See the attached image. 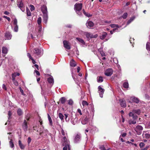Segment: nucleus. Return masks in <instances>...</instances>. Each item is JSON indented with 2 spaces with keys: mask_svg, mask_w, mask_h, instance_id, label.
Wrapping results in <instances>:
<instances>
[{
  "mask_svg": "<svg viewBox=\"0 0 150 150\" xmlns=\"http://www.w3.org/2000/svg\"><path fill=\"white\" fill-rule=\"evenodd\" d=\"M41 10L43 14L44 21L45 23H46L48 20L47 11V6L45 5H43L41 7Z\"/></svg>",
  "mask_w": 150,
  "mask_h": 150,
  "instance_id": "obj_1",
  "label": "nucleus"
},
{
  "mask_svg": "<svg viewBox=\"0 0 150 150\" xmlns=\"http://www.w3.org/2000/svg\"><path fill=\"white\" fill-rule=\"evenodd\" d=\"M18 6L20 8L21 10L23 12L25 10V5L24 4L23 1L22 0L17 1Z\"/></svg>",
  "mask_w": 150,
  "mask_h": 150,
  "instance_id": "obj_2",
  "label": "nucleus"
},
{
  "mask_svg": "<svg viewBox=\"0 0 150 150\" xmlns=\"http://www.w3.org/2000/svg\"><path fill=\"white\" fill-rule=\"evenodd\" d=\"M143 129V128L142 126L137 125L135 128L134 130L137 132V134L139 135L141 134Z\"/></svg>",
  "mask_w": 150,
  "mask_h": 150,
  "instance_id": "obj_3",
  "label": "nucleus"
},
{
  "mask_svg": "<svg viewBox=\"0 0 150 150\" xmlns=\"http://www.w3.org/2000/svg\"><path fill=\"white\" fill-rule=\"evenodd\" d=\"M82 6L81 3L76 4L74 5V9L77 11H79L82 9Z\"/></svg>",
  "mask_w": 150,
  "mask_h": 150,
  "instance_id": "obj_4",
  "label": "nucleus"
},
{
  "mask_svg": "<svg viewBox=\"0 0 150 150\" xmlns=\"http://www.w3.org/2000/svg\"><path fill=\"white\" fill-rule=\"evenodd\" d=\"M112 69H108L105 71V74L107 76H110L112 74Z\"/></svg>",
  "mask_w": 150,
  "mask_h": 150,
  "instance_id": "obj_5",
  "label": "nucleus"
},
{
  "mask_svg": "<svg viewBox=\"0 0 150 150\" xmlns=\"http://www.w3.org/2000/svg\"><path fill=\"white\" fill-rule=\"evenodd\" d=\"M22 127L25 132H26L28 130V126L27 122L25 120H24L22 124Z\"/></svg>",
  "mask_w": 150,
  "mask_h": 150,
  "instance_id": "obj_6",
  "label": "nucleus"
},
{
  "mask_svg": "<svg viewBox=\"0 0 150 150\" xmlns=\"http://www.w3.org/2000/svg\"><path fill=\"white\" fill-rule=\"evenodd\" d=\"M17 21L16 18L13 20V24L14 26V31L16 32L18 31V26L17 25Z\"/></svg>",
  "mask_w": 150,
  "mask_h": 150,
  "instance_id": "obj_7",
  "label": "nucleus"
},
{
  "mask_svg": "<svg viewBox=\"0 0 150 150\" xmlns=\"http://www.w3.org/2000/svg\"><path fill=\"white\" fill-rule=\"evenodd\" d=\"M98 90L100 91L99 95L100 97L102 98L103 96V94L105 91V90L102 88L100 86H99L98 87Z\"/></svg>",
  "mask_w": 150,
  "mask_h": 150,
  "instance_id": "obj_8",
  "label": "nucleus"
},
{
  "mask_svg": "<svg viewBox=\"0 0 150 150\" xmlns=\"http://www.w3.org/2000/svg\"><path fill=\"white\" fill-rule=\"evenodd\" d=\"M85 35L86 38H96L97 37V35H93L92 33H91L88 32L86 33Z\"/></svg>",
  "mask_w": 150,
  "mask_h": 150,
  "instance_id": "obj_9",
  "label": "nucleus"
},
{
  "mask_svg": "<svg viewBox=\"0 0 150 150\" xmlns=\"http://www.w3.org/2000/svg\"><path fill=\"white\" fill-rule=\"evenodd\" d=\"M12 35L9 32H6L5 35L6 40H9L11 39Z\"/></svg>",
  "mask_w": 150,
  "mask_h": 150,
  "instance_id": "obj_10",
  "label": "nucleus"
},
{
  "mask_svg": "<svg viewBox=\"0 0 150 150\" xmlns=\"http://www.w3.org/2000/svg\"><path fill=\"white\" fill-rule=\"evenodd\" d=\"M34 53L35 54L37 55L38 56V57H40L41 56V50L38 48H35L34 49L33 51Z\"/></svg>",
  "mask_w": 150,
  "mask_h": 150,
  "instance_id": "obj_11",
  "label": "nucleus"
},
{
  "mask_svg": "<svg viewBox=\"0 0 150 150\" xmlns=\"http://www.w3.org/2000/svg\"><path fill=\"white\" fill-rule=\"evenodd\" d=\"M120 101L121 106L123 108H125L126 105L125 100L123 99H120Z\"/></svg>",
  "mask_w": 150,
  "mask_h": 150,
  "instance_id": "obj_12",
  "label": "nucleus"
},
{
  "mask_svg": "<svg viewBox=\"0 0 150 150\" xmlns=\"http://www.w3.org/2000/svg\"><path fill=\"white\" fill-rule=\"evenodd\" d=\"M63 43L64 47L65 48L68 50H69L70 49V47L68 44V42L67 41L64 40L63 41Z\"/></svg>",
  "mask_w": 150,
  "mask_h": 150,
  "instance_id": "obj_13",
  "label": "nucleus"
},
{
  "mask_svg": "<svg viewBox=\"0 0 150 150\" xmlns=\"http://www.w3.org/2000/svg\"><path fill=\"white\" fill-rule=\"evenodd\" d=\"M86 26L88 28H90L91 27H93L94 25V24L93 22L91 21H87L86 23Z\"/></svg>",
  "mask_w": 150,
  "mask_h": 150,
  "instance_id": "obj_14",
  "label": "nucleus"
},
{
  "mask_svg": "<svg viewBox=\"0 0 150 150\" xmlns=\"http://www.w3.org/2000/svg\"><path fill=\"white\" fill-rule=\"evenodd\" d=\"M68 144H69L67 141V139L66 137L64 136L63 138L62 145V146H64V145H66V144L68 145Z\"/></svg>",
  "mask_w": 150,
  "mask_h": 150,
  "instance_id": "obj_15",
  "label": "nucleus"
},
{
  "mask_svg": "<svg viewBox=\"0 0 150 150\" xmlns=\"http://www.w3.org/2000/svg\"><path fill=\"white\" fill-rule=\"evenodd\" d=\"M131 99L133 102L135 103H139V99L138 98L134 97H131Z\"/></svg>",
  "mask_w": 150,
  "mask_h": 150,
  "instance_id": "obj_16",
  "label": "nucleus"
},
{
  "mask_svg": "<svg viewBox=\"0 0 150 150\" xmlns=\"http://www.w3.org/2000/svg\"><path fill=\"white\" fill-rule=\"evenodd\" d=\"M129 117H132L134 120H136L137 118V116L135 114V113L132 112H130L129 113Z\"/></svg>",
  "mask_w": 150,
  "mask_h": 150,
  "instance_id": "obj_17",
  "label": "nucleus"
},
{
  "mask_svg": "<svg viewBox=\"0 0 150 150\" xmlns=\"http://www.w3.org/2000/svg\"><path fill=\"white\" fill-rule=\"evenodd\" d=\"M18 144L20 148L22 149H24L25 148V146L24 145L21 143V142L20 140L18 141Z\"/></svg>",
  "mask_w": 150,
  "mask_h": 150,
  "instance_id": "obj_18",
  "label": "nucleus"
},
{
  "mask_svg": "<svg viewBox=\"0 0 150 150\" xmlns=\"http://www.w3.org/2000/svg\"><path fill=\"white\" fill-rule=\"evenodd\" d=\"M81 136L80 135L77 134L75 138V142H77L81 138Z\"/></svg>",
  "mask_w": 150,
  "mask_h": 150,
  "instance_id": "obj_19",
  "label": "nucleus"
},
{
  "mask_svg": "<svg viewBox=\"0 0 150 150\" xmlns=\"http://www.w3.org/2000/svg\"><path fill=\"white\" fill-rule=\"evenodd\" d=\"M8 50L7 48L5 47H3L2 48V52L3 54H7Z\"/></svg>",
  "mask_w": 150,
  "mask_h": 150,
  "instance_id": "obj_20",
  "label": "nucleus"
},
{
  "mask_svg": "<svg viewBox=\"0 0 150 150\" xmlns=\"http://www.w3.org/2000/svg\"><path fill=\"white\" fill-rule=\"evenodd\" d=\"M132 112L133 113H134L135 114H136L138 115H139L141 112V110L139 109L134 110H132Z\"/></svg>",
  "mask_w": 150,
  "mask_h": 150,
  "instance_id": "obj_21",
  "label": "nucleus"
},
{
  "mask_svg": "<svg viewBox=\"0 0 150 150\" xmlns=\"http://www.w3.org/2000/svg\"><path fill=\"white\" fill-rule=\"evenodd\" d=\"M107 33L105 32L103 33L102 35L100 36V38L102 40L104 39L107 35Z\"/></svg>",
  "mask_w": 150,
  "mask_h": 150,
  "instance_id": "obj_22",
  "label": "nucleus"
},
{
  "mask_svg": "<svg viewBox=\"0 0 150 150\" xmlns=\"http://www.w3.org/2000/svg\"><path fill=\"white\" fill-rule=\"evenodd\" d=\"M76 39L80 43H81L82 45H84L85 44V42L83 39L80 38H77Z\"/></svg>",
  "mask_w": 150,
  "mask_h": 150,
  "instance_id": "obj_23",
  "label": "nucleus"
},
{
  "mask_svg": "<svg viewBox=\"0 0 150 150\" xmlns=\"http://www.w3.org/2000/svg\"><path fill=\"white\" fill-rule=\"evenodd\" d=\"M47 116L49 121V124L51 126H52L53 125V123L52 119L50 116L48 114H47Z\"/></svg>",
  "mask_w": 150,
  "mask_h": 150,
  "instance_id": "obj_24",
  "label": "nucleus"
},
{
  "mask_svg": "<svg viewBox=\"0 0 150 150\" xmlns=\"http://www.w3.org/2000/svg\"><path fill=\"white\" fill-rule=\"evenodd\" d=\"M88 119L87 117H86L82 121V123L83 124H85L88 122Z\"/></svg>",
  "mask_w": 150,
  "mask_h": 150,
  "instance_id": "obj_25",
  "label": "nucleus"
},
{
  "mask_svg": "<svg viewBox=\"0 0 150 150\" xmlns=\"http://www.w3.org/2000/svg\"><path fill=\"white\" fill-rule=\"evenodd\" d=\"M66 145H64V146L63 149V150H67L68 148V150H70V147L69 144H68V145L66 144Z\"/></svg>",
  "mask_w": 150,
  "mask_h": 150,
  "instance_id": "obj_26",
  "label": "nucleus"
},
{
  "mask_svg": "<svg viewBox=\"0 0 150 150\" xmlns=\"http://www.w3.org/2000/svg\"><path fill=\"white\" fill-rule=\"evenodd\" d=\"M47 81L50 83H54V79L52 77H50L47 79Z\"/></svg>",
  "mask_w": 150,
  "mask_h": 150,
  "instance_id": "obj_27",
  "label": "nucleus"
},
{
  "mask_svg": "<svg viewBox=\"0 0 150 150\" xmlns=\"http://www.w3.org/2000/svg\"><path fill=\"white\" fill-rule=\"evenodd\" d=\"M17 113L18 115L20 116L23 114V113L21 110L20 108H19L17 110Z\"/></svg>",
  "mask_w": 150,
  "mask_h": 150,
  "instance_id": "obj_28",
  "label": "nucleus"
},
{
  "mask_svg": "<svg viewBox=\"0 0 150 150\" xmlns=\"http://www.w3.org/2000/svg\"><path fill=\"white\" fill-rule=\"evenodd\" d=\"M70 66H76V64L75 61L73 59H72L70 63Z\"/></svg>",
  "mask_w": 150,
  "mask_h": 150,
  "instance_id": "obj_29",
  "label": "nucleus"
},
{
  "mask_svg": "<svg viewBox=\"0 0 150 150\" xmlns=\"http://www.w3.org/2000/svg\"><path fill=\"white\" fill-rule=\"evenodd\" d=\"M66 98L64 97H62L60 99V101L62 104H64L66 101Z\"/></svg>",
  "mask_w": 150,
  "mask_h": 150,
  "instance_id": "obj_30",
  "label": "nucleus"
},
{
  "mask_svg": "<svg viewBox=\"0 0 150 150\" xmlns=\"http://www.w3.org/2000/svg\"><path fill=\"white\" fill-rule=\"evenodd\" d=\"M97 79V81L98 82H102L103 81V78L101 76H99L98 78V77Z\"/></svg>",
  "mask_w": 150,
  "mask_h": 150,
  "instance_id": "obj_31",
  "label": "nucleus"
},
{
  "mask_svg": "<svg viewBox=\"0 0 150 150\" xmlns=\"http://www.w3.org/2000/svg\"><path fill=\"white\" fill-rule=\"evenodd\" d=\"M9 144L10 147L11 148H13L14 146V144L13 142V140L12 139H10L9 142Z\"/></svg>",
  "mask_w": 150,
  "mask_h": 150,
  "instance_id": "obj_32",
  "label": "nucleus"
},
{
  "mask_svg": "<svg viewBox=\"0 0 150 150\" xmlns=\"http://www.w3.org/2000/svg\"><path fill=\"white\" fill-rule=\"evenodd\" d=\"M144 137L146 138L147 139L150 138V134L149 131H148V133H146L145 134Z\"/></svg>",
  "mask_w": 150,
  "mask_h": 150,
  "instance_id": "obj_33",
  "label": "nucleus"
},
{
  "mask_svg": "<svg viewBox=\"0 0 150 150\" xmlns=\"http://www.w3.org/2000/svg\"><path fill=\"white\" fill-rule=\"evenodd\" d=\"M59 117L62 121L64 120V116L61 113L59 114Z\"/></svg>",
  "mask_w": 150,
  "mask_h": 150,
  "instance_id": "obj_34",
  "label": "nucleus"
},
{
  "mask_svg": "<svg viewBox=\"0 0 150 150\" xmlns=\"http://www.w3.org/2000/svg\"><path fill=\"white\" fill-rule=\"evenodd\" d=\"M146 49L150 51V43L149 42H147L146 44Z\"/></svg>",
  "mask_w": 150,
  "mask_h": 150,
  "instance_id": "obj_35",
  "label": "nucleus"
},
{
  "mask_svg": "<svg viewBox=\"0 0 150 150\" xmlns=\"http://www.w3.org/2000/svg\"><path fill=\"white\" fill-rule=\"evenodd\" d=\"M123 86L125 88H127L129 87V84L128 82H125L123 84Z\"/></svg>",
  "mask_w": 150,
  "mask_h": 150,
  "instance_id": "obj_36",
  "label": "nucleus"
},
{
  "mask_svg": "<svg viewBox=\"0 0 150 150\" xmlns=\"http://www.w3.org/2000/svg\"><path fill=\"white\" fill-rule=\"evenodd\" d=\"M26 12L28 16H30L31 15V13L29 9L27 7L26 9Z\"/></svg>",
  "mask_w": 150,
  "mask_h": 150,
  "instance_id": "obj_37",
  "label": "nucleus"
},
{
  "mask_svg": "<svg viewBox=\"0 0 150 150\" xmlns=\"http://www.w3.org/2000/svg\"><path fill=\"white\" fill-rule=\"evenodd\" d=\"M82 104L83 106H87L88 105V103L86 101L83 100L82 102Z\"/></svg>",
  "mask_w": 150,
  "mask_h": 150,
  "instance_id": "obj_38",
  "label": "nucleus"
},
{
  "mask_svg": "<svg viewBox=\"0 0 150 150\" xmlns=\"http://www.w3.org/2000/svg\"><path fill=\"white\" fill-rule=\"evenodd\" d=\"M110 25L112 28H118L119 27L118 25H117L115 24H111Z\"/></svg>",
  "mask_w": 150,
  "mask_h": 150,
  "instance_id": "obj_39",
  "label": "nucleus"
},
{
  "mask_svg": "<svg viewBox=\"0 0 150 150\" xmlns=\"http://www.w3.org/2000/svg\"><path fill=\"white\" fill-rule=\"evenodd\" d=\"M77 118H75L74 120H73L71 121V123L72 124L74 125H75L77 122Z\"/></svg>",
  "mask_w": 150,
  "mask_h": 150,
  "instance_id": "obj_40",
  "label": "nucleus"
},
{
  "mask_svg": "<svg viewBox=\"0 0 150 150\" xmlns=\"http://www.w3.org/2000/svg\"><path fill=\"white\" fill-rule=\"evenodd\" d=\"M64 115L65 116V120L66 122H68L69 121L70 119L69 118H67L68 117V114H65Z\"/></svg>",
  "mask_w": 150,
  "mask_h": 150,
  "instance_id": "obj_41",
  "label": "nucleus"
},
{
  "mask_svg": "<svg viewBox=\"0 0 150 150\" xmlns=\"http://www.w3.org/2000/svg\"><path fill=\"white\" fill-rule=\"evenodd\" d=\"M25 118L27 121H29L30 118V115L29 114H27Z\"/></svg>",
  "mask_w": 150,
  "mask_h": 150,
  "instance_id": "obj_42",
  "label": "nucleus"
},
{
  "mask_svg": "<svg viewBox=\"0 0 150 150\" xmlns=\"http://www.w3.org/2000/svg\"><path fill=\"white\" fill-rule=\"evenodd\" d=\"M127 13H124L122 16V17L124 19H125L127 18Z\"/></svg>",
  "mask_w": 150,
  "mask_h": 150,
  "instance_id": "obj_43",
  "label": "nucleus"
},
{
  "mask_svg": "<svg viewBox=\"0 0 150 150\" xmlns=\"http://www.w3.org/2000/svg\"><path fill=\"white\" fill-rule=\"evenodd\" d=\"M135 18L134 17H132L128 21L127 24H129L131 22H132Z\"/></svg>",
  "mask_w": 150,
  "mask_h": 150,
  "instance_id": "obj_44",
  "label": "nucleus"
},
{
  "mask_svg": "<svg viewBox=\"0 0 150 150\" xmlns=\"http://www.w3.org/2000/svg\"><path fill=\"white\" fill-rule=\"evenodd\" d=\"M42 19L40 17H39L38 19L37 23L39 25H40Z\"/></svg>",
  "mask_w": 150,
  "mask_h": 150,
  "instance_id": "obj_45",
  "label": "nucleus"
},
{
  "mask_svg": "<svg viewBox=\"0 0 150 150\" xmlns=\"http://www.w3.org/2000/svg\"><path fill=\"white\" fill-rule=\"evenodd\" d=\"M83 13H84V14L86 16H87V17H90L91 16V15H90V14H88L86 12V11H85V10H83Z\"/></svg>",
  "mask_w": 150,
  "mask_h": 150,
  "instance_id": "obj_46",
  "label": "nucleus"
},
{
  "mask_svg": "<svg viewBox=\"0 0 150 150\" xmlns=\"http://www.w3.org/2000/svg\"><path fill=\"white\" fill-rule=\"evenodd\" d=\"M8 119L10 120L11 118V116L12 115V113H11V111H8Z\"/></svg>",
  "mask_w": 150,
  "mask_h": 150,
  "instance_id": "obj_47",
  "label": "nucleus"
},
{
  "mask_svg": "<svg viewBox=\"0 0 150 150\" xmlns=\"http://www.w3.org/2000/svg\"><path fill=\"white\" fill-rule=\"evenodd\" d=\"M99 148L101 150H106L103 145L100 146L99 147Z\"/></svg>",
  "mask_w": 150,
  "mask_h": 150,
  "instance_id": "obj_48",
  "label": "nucleus"
},
{
  "mask_svg": "<svg viewBox=\"0 0 150 150\" xmlns=\"http://www.w3.org/2000/svg\"><path fill=\"white\" fill-rule=\"evenodd\" d=\"M30 9L31 11H32L34 10L35 7L33 5H30Z\"/></svg>",
  "mask_w": 150,
  "mask_h": 150,
  "instance_id": "obj_49",
  "label": "nucleus"
},
{
  "mask_svg": "<svg viewBox=\"0 0 150 150\" xmlns=\"http://www.w3.org/2000/svg\"><path fill=\"white\" fill-rule=\"evenodd\" d=\"M144 145V144L143 142H141L139 145V146L141 148L143 147Z\"/></svg>",
  "mask_w": 150,
  "mask_h": 150,
  "instance_id": "obj_50",
  "label": "nucleus"
},
{
  "mask_svg": "<svg viewBox=\"0 0 150 150\" xmlns=\"http://www.w3.org/2000/svg\"><path fill=\"white\" fill-rule=\"evenodd\" d=\"M73 103V101L72 100L70 99L69 101L68 104L69 105H72Z\"/></svg>",
  "mask_w": 150,
  "mask_h": 150,
  "instance_id": "obj_51",
  "label": "nucleus"
},
{
  "mask_svg": "<svg viewBox=\"0 0 150 150\" xmlns=\"http://www.w3.org/2000/svg\"><path fill=\"white\" fill-rule=\"evenodd\" d=\"M31 141V139L30 137H28V144H30Z\"/></svg>",
  "mask_w": 150,
  "mask_h": 150,
  "instance_id": "obj_52",
  "label": "nucleus"
},
{
  "mask_svg": "<svg viewBox=\"0 0 150 150\" xmlns=\"http://www.w3.org/2000/svg\"><path fill=\"white\" fill-rule=\"evenodd\" d=\"M14 75H12V80L13 82L14 81H16L15 80V78L16 77L15 76H14Z\"/></svg>",
  "mask_w": 150,
  "mask_h": 150,
  "instance_id": "obj_53",
  "label": "nucleus"
},
{
  "mask_svg": "<svg viewBox=\"0 0 150 150\" xmlns=\"http://www.w3.org/2000/svg\"><path fill=\"white\" fill-rule=\"evenodd\" d=\"M126 133H123L120 136V138L121 137V136H122L123 137H125L126 136Z\"/></svg>",
  "mask_w": 150,
  "mask_h": 150,
  "instance_id": "obj_54",
  "label": "nucleus"
},
{
  "mask_svg": "<svg viewBox=\"0 0 150 150\" xmlns=\"http://www.w3.org/2000/svg\"><path fill=\"white\" fill-rule=\"evenodd\" d=\"M14 84L16 86H18V82L16 81H14L13 82Z\"/></svg>",
  "mask_w": 150,
  "mask_h": 150,
  "instance_id": "obj_55",
  "label": "nucleus"
},
{
  "mask_svg": "<svg viewBox=\"0 0 150 150\" xmlns=\"http://www.w3.org/2000/svg\"><path fill=\"white\" fill-rule=\"evenodd\" d=\"M14 74V76H15L16 77V76H19L20 75V74L18 73H15L12 74V75Z\"/></svg>",
  "mask_w": 150,
  "mask_h": 150,
  "instance_id": "obj_56",
  "label": "nucleus"
},
{
  "mask_svg": "<svg viewBox=\"0 0 150 150\" xmlns=\"http://www.w3.org/2000/svg\"><path fill=\"white\" fill-rule=\"evenodd\" d=\"M35 72L36 74L38 76H39L40 75V73L38 71L35 70Z\"/></svg>",
  "mask_w": 150,
  "mask_h": 150,
  "instance_id": "obj_57",
  "label": "nucleus"
},
{
  "mask_svg": "<svg viewBox=\"0 0 150 150\" xmlns=\"http://www.w3.org/2000/svg\"><path fill=\"white\" fill-rule=\"evenodd\" d=\"M2 88L3 89H4L6 91L7 90L6 87V85L4 84H3L2 85Z\"/></svg>",
  "mask_w": 150,
  "mask_h": 150,
  "instance_id": "obj_58",
  "label": "nucleus"
},
{
  "mask_svg": "<svg viewBox=\"0 0 150 150\" xmlns=\"http://www.w3.org/2000/svg\"><path fill=\"white\" fill-rule=\"evenodd\" d=\"M27 55L28 57H29L30 59H32L33 58L32 57H31V55L30 53H28L27 54Z\"/></svg>",
  "mask_w": 150,
  "mask_h": 150,
  "instance_id": "obj_59",
  "label": "nucleus"
},
{
  "mask_svg": "<svg viewBox=\"0 0 150 150\" xmlns=\"http://www.w3.org/2000/svg\"><path fill=\"white\" fill-rule=\"evenodd\" d=\"M20 92L21 93L22 95H24L25 94H24V93L23 91L22 90V89L21 88V87L20 88Z\"/></svg>",
  "mask_w": 150,
  "mask_h": 150,
  "instance_id": "obj_60",
  "label": "nucleus"
},
{
  "mask_svg": "<svg viewBox=\"0 0 150 150\" xmlns=\"http://www.w3.org/2000/svg\"><path fill=\"white\" fill-rule=\"evenodd\" d=\"M77 111L80 114V115H82L81 110L80 109H77Z\"/></svg>",
  "mask_w": 150,
  "mask_h": 150,
  "instance_id": "obj_61",
  "label": "nucleus"
},
{
  "mask_svg": "<svg viewBox=\"0 0 150 150\" xmlns=\"http://www.w3.org/2000/svg\"><path fill=\"white\" fill-rule=\"evenodd\" d=\"M37 126L36 125L35 126H33V129L34 130L37 131L38 132V130L37 129Z\"/></svg>",
  "mask_w": 150,
  "mask_h": 150,
  "instance_id": "obj_62",
  "label": "nucleus"
},
{
  "mask_svg": "<svg viewBox=\"0 0 150 150\" xmlns=\"http://www.w3.org/2000/svg\"><path fill=\"white\" fill-rule=\"evenodd\" d=\"M100 52L102 57L105 56V53L104 52H103V51H100Z\"/></svg>",
  "mask_w": 150,
  "mask_h": 150,
  "instance_id": "obj_63",
  "label": "nucleus"
},
{
  "mask_svg": "<svg viewBox=\"0 0 150 150\" xmlns=\"http://www.w3.org/2000/svg\"><path fill=\"white\" fill-rule=\"evenodd\" d=\"M61 133L63 135V136L65 135V134L64 131L63 130V129H62Z\"/></svg>",
  "mask_w": 150,
  "mask_h": 150,
  "instance_id": "obj_64",
  "label": "nucleus"
}]
</instances>
